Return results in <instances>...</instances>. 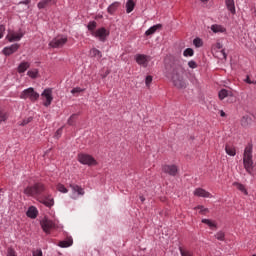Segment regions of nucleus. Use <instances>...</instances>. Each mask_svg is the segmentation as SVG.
Segmentation results:
<instances>
[{
    "label": "nucleus",
    "instance_id": "nucleus-1",
    "mask_svg": "<svg viewBox=\"0 0 256 256\" xmlns=\"http://www.w3.org/2000/svg\"><path fill=\"white\" fill-rule=\"evenodd\" d=\"M185 70L181 66H176L172 70L171 81L176 89H187V80H185Z\"/></svg>",
    "mask_w": 256,
    "mask_h": 256
},
{
    "label": "nucleus",
    "instance_id": "nucleus-2",
    "mask_svg": "<svg viewBox=\"0 0 256 256\" xmlns=\"http://www.w3.org/2000/svg\"><path fill=\"white\" fill-rule=\"evenodd\" d=\"M243 165L247 173L251 175V171H253V144H248L245 147L243 154Z\"/></svg>",
    "mask_w": 256,
    "mask_h": 256
},
{
    "label": "nucleus",
    "instance_id": "nucleus-3",
    "mask_svg": "<svg viewBox=\"0 0 256 256\" xmlns=\"http://www.w3.org/2000/svg\"><path fill=\"white\" fill-rule=\"evenodd\" d=\"M45 191V185L42 183H36L33 186H27L24 189V194L27 195V197H39L41 193Z\"/></svg>",
    "mask_w": 256,
    "mask_h": 256
},
{
    "label": "nucleus",
    "instance_id": "nucleus-4",
    "mask_svg": "<svg viewBox=\"0 0 256 256\" xmlns=\"http://www.w3.org/2000/svg\"><path fill=\"white\" fill-rule=\"evenodd\" d=\"M20 99H30V101L35 102L39 99V93L33 87H30L21 92Z\"/></svg>",
    "mask_w": 256,
    "mask_h": 256
},
{
    "label": "nucleus",
    "instance_id": "nucleus-5",
    "mask_svg": "<svg viewBox=\"0 0 256 256\" xmlns=\"http://www.w3.org/2000/svg\"><path fill=\"white\" fill-rule=\"evenodd\" d=\"M78 161L82 165H88L89 167L97 165V160L93 156L85 153L78 154Z\"/></svg>",
    "mask_w": 256,
    "mask_h": 256
},
{
    "label": "nucleus",
    "instance_id": "nucleus-6",
    "mask_svg": "<svg viewBox=\"0 0 256 256\" xmlns=\"http://www.w3.org/2000/svg\"><path fill=\"white\" fill-rule=\"evenodd\" d=\"M40 225H41L44 233H46V235H49L51 233V231H53V229H55V222H53V220H49L47 218H44L40 222Z\"/></svg>",
    "mask_w": 256,
    "mask_h": 256
},
{
    "label": "nucleus",
    "instance_id": "nucleus-7",
    "mask_svg": "<svg viewBox=\"0 0 256 256\" xmlns=\"http://www.w3.org/2000/svg\"><path fill=\"white\" fill-rule=\"evenodd\" d=\"M65 43H67V37L57 36L56 38L51 40V42L49 43V46L52 47L53 49H59L63 47Z\"/></svg>",
    "mask_w": 256,
    "mask_h": 256
},
{
    "label": "nucleus",
    "instance_id": "nucleus-8",
    "mask_svg": "<svg viewBox=\"0 0 256 256\" xmlns=\"http://www.w3.org/2000/svg\"><path fill=\"white\" fill-rule=\"evenodd\" d=\"M42 98L44 99V107H49L53 103V90L47 88L42 92Z\"/></svg>",
    "mask_w": 256,
    "mask_h": 256
},
{
    "label": "nucleus",
    "instance_id": "nucleus-9",
    "mask_svg": "<svg viewBox=\"0 0 256 256\" xmlns=\"http://www.w3.org/2000/svg\"><path fill=\"white\" fill-rule=\"evenodd\" d=\"M23 32L19 31V32H15V31H9L6 39L10 42L13 43L15 41H21V39H23Z\"/></svg>",
    "mask_w": 256,
    "mask_h": 256
},
{
    "label": "nucleus",
    "instance_id": "nucleus-10",
    "mask_svg": "<svg viewBox=\"0 0 256 256\" xmlns=\"http://www.w3.org/2000/svg\"><path fill=\"white\" fill-rule=\"evenodd\" d=\"M135 61L141 67H147L149 65L150 57L145 54H136Z\"/></svg>",
    "mask_w": 256,
    "mask_h": 256
},
{
    "label": "nucleus",
    "instance_id": "nucleus-11",
    "mask_svg": "<svg viewBox=\"0 0 256 256\" xmlns=\"http://www.w3.org/2000/svg\"><path fill=\"white\" fill-rule=\"evenodd\" d=\"M38 201L46 207H53L55 205V200L51 195L38 197Z\"/></svg>",
    "mask_w": 256,
    "mask_h": 256
},
{
    "label": "nucleus",
    "instance_id": "nucleus-12",
    "mask_svg": "<svg viewBox=\"0 0 256 256\" xmlns=\"http://www.w3.org/2000/svg\"><path fill=\"white\" fill-rule=\"evenodd\" d=\"M162 171L168 175H171L172 177H175V175H177L179 172V168H177L176 165H164Z\"/></svg>",
    "mask_w": 256,
    "mask_h": 256
},
{
    "label": "nucleus",
    "instance_id": "nucleus-13",
    "mask_svg": "<svg viewBox=\"0 0 256 256\" xmlns=\"http://www.w3.org/2000/svg\"><path fill=\"white\" fill-rule=\"evenodd\" d=\"M52 5H57V0H40L37 4L38 9H47Z\"/></svg>",
    "mask_w": 256,
    "mask_h": 256
},
{
    "label": "nucleus",
    "instance_id": "nucleus-14",
    "mask_svg": "<svg viewBox=\"0 0 256 256\" xmlns=\"http://www.w3.org/2000/svg\"><path fill=\"white\" fill-rule=\"evenodd\" d=\"M109 35V32L105 28H100L96 32H94V36H96L100 41H105Z\"/></svg>",
    "mask_w": 256,
    "mask_h": 256
},
{
    "label": "nucleus",
    "instance_id": "nucleus-15",
    "mask_svg": "<svg viewBox=\"0 0 256 256\" xmlns=\"http://www.w3.org/2000/svg\"><path fill=\"white\" fill-rule=\"evenodd\" d=\"M19 47H21L19 44H12L10 47H5L3 53L6 56L13 55V53L19 50Z\"/></svg>",
    "mask_w": 256,
    "mask_h": 256
},
{
    "label": "nucleus",
    "instance_id": "nucleus-16",
    "mask_svg": "<svg viewBox=\"0 0 256 256\" xmlns=\"http://www.w3.org/2000/svg\"><path fill=\"white\" fill-rule=\"evenodd\" d=\"M194 195H195L196 197H204V198H207V199H211V197H212L211 193H209L208 191H206V190L203 189V188H197V189H195Z\"/></svg>",
    "mask_w": 256,
    "mask_h": 256
},
{
    "label": "nucleus",
    "instance_id": "nucleus-17",
    "mask_svg": "<svg viewBox=\"0 0 256 256\" xmlns=\"http://www.w3.org/2000/svg\"><path fill=\"white\" fill-rule=\"evenodd\" d=\"M120 7L121 2H114L108 6L107 13H109V15H115V11H117Z\"/></svg>",
    "mask_w": 256,
    "mask_h": 256
},
{
    "label": "nucleus",
    "instance_id": "nucleus-18",
    "mask_svg": "<svg viewBox=\"0 0 256 256\" xmlns=\"http://www.w3.org/2000/svg\"><path fill=\"white\" fill-rule=\"evenodd\" d=\"M218 97L221 101H223V99L226 97H233V93L227 89H222L219 91Z\"/></svg>",
    "mask_w": 256,
    "mask_h": 256
},
{
    "label": "nucleus",
    "instance_id": "nucleus-19",
    "mask_svg": "<svg viewBox=\"0 0 256 256\" xmlns=\"http://www.w3.org/2000/svg\"><path fill=\"white\" fill-rule=\"evenodd\" d=\"M242 127H249L253 123V119L249 115H244L240 121Z\"/></svg>",
    "mask_w": 256,
    "mask_h": 256
},
{
    "label": "nucleus",
    "instance_id": "nucleus-20",
    "mask_svg": "<svg viewBox=\"0 0 256 256\" xmlns=\"http://www.w3.org/2000/svg\"><path fill=\"white\" fill-rule=\"evenodd\" d=\"M226 7L232 15H235L236 10H235V0H225Z\"/></svg>",
    "mask_w": 256,
    "mask_h": 256
},
{
    "label": "nucleus",
    "instance_id": "nucleus-21",
    "mask_svg": "<svg viewBox=\"0 0 256 256\" xmlns=\"http://www.w3.org/2000/svg\"><path fill=\"white\" fill-rule=\"evenodd\" d=\"M31 67V64L29 62H21L17 68L18 73H25V71H27V69H29Z\"/></svg>",
    "mask_w": 256,
    "mask_h": 256
},
{
    "label": "nucleus",
    "instance_id": "nucleus-22",
    "mask_svg": "<svg viewBox=\"0 0 256 256\" xmlns=\"http://www.w3.org/2000/svg\"><path fill=\"white\" fill-rule=\"evenodd\" d=\"M211 31H213V33H225V31H227V29H225V27H223L222 25L213 24L211 26Z\"/></svg>",
    "mask_w": 256,
    "mask_h": 256
},
{
    "label": "nucleus",
    "instance_id": "nucleus-23",
    "mask_svg": "<svg viewBox=\"0 0 256 256\" xmlns=\"http://www.w3.org/2000/svg\"><path fill=\"white\" fill-rule=\"evenodd\" d=\"M37 213H38L37 208H35V206H31L28 209L26 215H27V217H30V219H36L37 218Z\"/></svg>",
    "mask_w": 256,
    "mask_h": 256
},
{
    "label": "nucleus",
    "instance_id": "nucleus-24",
    "mask_svg": "<svg viewBox=\"0 0 256 256\" xmlns=\"http://www.w3.org/2000/svg\"><path fill=\"white\" fill-rule=\"evenodd\" d=\"M225 152L227 153V155H230V157H235V155H237V151L235 150L234 146H231L229 144H226Z\"/></svg>",
    "mask_w": 256,
    "mask_h": 256
},
{
    "label": "nucleus",
    "instance_id": "nucleus-25",
    "mask_svg": "<svg viewBox=\"0 0 256 256\" xmlns=\"http://www.w3.org/2000/svg\"><path fill=\"white\" fill-rule=\"evenodd\" d=\"M58 245L62 248L71 247V245H73V238H68L67 240L60 241Z\"/></svg>",
    "mask_w": 256,
    "mask_h": 256
},
{
    "label": "nucleus",
    "instance_id": "nucleus-26",
    "mask_svg": "<svg viewBox=\"0 0 256 256\" xmlns=\"http://www.w3.org/2000/svg\"><path fill=\"white\" fill-rule=\"evenodd\" d=\"M157 29H161V24H157L154 25L152 27H150L146 32L145 35L149 36V35H153L157 32Z\"/></svg>",
    "mask_w": 256,
    "mask_h": 256
},
{
    "label": "nucleus",
    "instance_id": "nucleus-27",
    "mask_svg": "<svg viewBox=\"0 0 256 256\" xmlns=\"http://www.w3.org/2000/svg\"><path fill=\"white\" fill-rule=\"evenodd\" d=\"M70 187L74 193H77L79 195H85V190H83L81 186L73 184V185H70Z\"/></svg>",
    "mask_w": 256,
    "mask_h": 256
},
{
    "label": "nucleus",
    "instance_id": "nucleus-28",
    "mask_svg": "<svg viewBox=\"0 0 256 256\" xmlns=\"http://www.w3.org/2000/svg\"><path fill=\"white\" fill-rule=\"evenodd\" d=\"M90 56L91 57H96L97 59H101L103 57V54L98 49L92 48L90 50Z\"/></svg>",
    "mask_w": 256,
    "mask_h": 256
},
{
    "label": "nucleus",
    "instance_id": "nucleus-29",
    "mask_svg": "<svg viewBox=\"0 0 256 256\" xmlns=\"http://www.w3.org/2000/svg\"><path fill=\"white\" fill-rule=\"evenodd\" d=\"M133 9H135V2L133 0H128L126 2V13H132Z\"/></svg>",
    "mask_w": 256,
    "mask_h": 256
},
{
    "label": "nucleus",
    "instance_id": "nucleus-30",
    "mask_svg": "<svg viewBox=\"0 0 256 256\" xmlns=\"http://www.w3.org/2000/svg\"><path fill=\"white\" fill-rule=\"evenodd\" d=\"M179 251L181 256H193V251L187 248L180 247Z\"/></svg>",
    "mask_w": 256,
    "mask_h": 256
},
{
    "label": "nucleus",
    "instance_id": "nucleus-31",
    "mask_svg": "<svg viewBox=\"0 0 256 256\" xmlns=\"http://www.w3.org/2000/svg\"><path fill=\"white\" fill-rule=\"evenodd\" d=\"M28 77H31V79H37L39 77V70L34 69V70H29L27 72Z\"/></svg>",
    "mask_w": 256,
    "mask_h": 256
},
{
    "label": "nucleus",
    "instance_id": "nucleus-32",
    "mask_svg": "<svg viewBox=\"0 0 256 256\" xmlns=\"http://www.w3.org/2000/svg\"><path fill=\"white\" fill-rule=\"evenodd\" d=\"M234 187H236L238 189V191H241L242 193H244V195H247V189L245 188V185L241 184V183H234Z\"/></svg>",
    "mask_w": 256,
    "mask_h": 256
},
{
    "label": "nucleus",
    "instance_id": "nucleus-33",
    "mask_svg": "<svg viewBox=\"0 0 256 256\" xmlns=\"http://www.w3.org/2000/svg\"><path fill=\"white\" fill-rule=\"evenodd\" d=\"M97 28V22L91 21L88 24V30L91 31L92 35H95V29Z\"/></svg>",
    "mask_w": 256,
    "mask_h": 256
},
{
    "label": "nucleus",
    "instance_id": "nucleus-34",
    "mask_svg": "<svg viewBox=\"0 0 256 256\" xmlns=\"http://www.w3.org/2000/svg\"><path fill=\"white\" fill-rule=\"evenodd\" d=\"M184 57H193L195 55V51L192 48H187L183 52Z\"/></svg>",
    "mask_w": 256,
    "mask_h": 256
},
{
    "label": "nucleus",
    "instance_id": "nucleus-35",
    "mask_svg": "<svg viewBox=\"0 0 256 256\" xmlns=\"http://www.w3.org/2000/svg\"><path fill=\"white\" fill-rule=\"evenodd\" d=\"M202 223H204L205 225H208V227H210V229H213V227H217V224H215L210 219H202Z\"/></svg>",
    "mask_w": 256,
    "mask_h": 256
},
{
    "label": "nucleus",
    "instance_id": "nucleus-36",
    "mask_svg": "<svg viewBox=\"0 0 256 256\" xmlns=\"http://www.w3.org/2000/svg\"><path fill=\"white\" fill-rule=\"evenodd\" d=\"M77 117H79V114H72L68 119V125H75V121H77Z\"/></svg>",
    "mask_w": 256,
    "mask_h": 256
},
{
    "label": "nucleus",
    "instance_id": "nucleus-37",
    "mask_svg": "<svg viewBox=\"0 0 256 256\" xmlns=\"http://www.w3.org/2000/svg\"><path fill=\"white\" fill-rule=\"evenodd\" d=\"M215 237L218 241H225V232L219 231L216 233Z\"/></svg>",
    "mask_w": 256,
    "mask_h": 256
},
{
    "label": "nucleus",
    "instance_id": "nucleus-38",
    "mask_svg": "<svg viewBox=\"0 0 256 256\" xmlns=\"http://www.w3.org/2000/svg\"><path fill=\"white\" fill-rule=\"evenodd\" d=\"M195 209L199 210L200 215H207V213H209V209L205 208L204 206H198Z\"/></svg>",
    "mask_w": 256,
    "mask_h": 256
},
{
    "label": "nucleus",
    "instance_id": "nucleus-39",
    "mask_svg": "<svg viewBox=\"0 0 256 256\" xmlns=\"http://www.w3.org/2000/svg\"><path fill=\"white\" fill-rule=\"evenodd\" d=\"M193 45H195L197 48L203 47V40H201V38H195L193 40Z\"/></svg>",
    "mask_w": 256,
    "mask_h": 256
},
{
    "label": "nucleus",
    "instance_id": "nucleus-40",
    "mask_svg": "<svg viewBox=\"0 0 256 256\" xmlns=\"http://www.w3.org/2000/svg\"><path fill=\"white\" fill-rule=\"evenodd\" d=\"M7 112L0 109V123H3V121H7Z\"/></svg>",
    "mask_w": 256,
    "mask_h": 256
},
{
    "label": "nucleus",
    "instance_id": "nucleus-41",
    "mask_svg": "<svg viewBox=\"0 0 256 256\" xmlns=\"http://www.w3.org/2000/svg\"><path fill=\"white\" fill-rule=\"evenodd\" d=\"M57 191H59L60 193H68L69 190H67L65 188V185L63 184H58L56 187Z\"/></svg>",
    "mask_w": 256,
    "mask_h": 256
},
{
    "label": "nucleus",
    "instance_id": "nucleus-42",
    "mask_svg": "<svg viewBox=\"0 0 256 256\" xmlns=\"http://www.w3.org/2000/svg\"><path fill=\"white\" fill-rule=\"evenodd\" d=\"M83 91H85V89H83V88H81V87H76V88H73V89L71 90V93H72V95H75V94H77V93H83Z\"/></svg>",
    "mask_w": 256,
    "mask_h": 256
},
{
    "label": "nucleus",
    "instance_id": "nucleus-43",
    "mask_svg": "<svg viewBox=\"0 0 256 256\" xmlns=\"http://www.w3.org/2000/svg\"><path fill=\"white\" fill-rule=\"evenodd\" d=\"M6 256H17V252L13 248H8Z\"/></svg>",
    "mask_w": 256,
    "mask_h": 256
},
{
    "label": "nucleus",
    "instance_id": "nucleus-44",
    "mask_svg": "<svg viewBox=\"0 0 256 256\" xmlns=\"http://www.w3.org/2000/svg\"><path fill=\"white\" fill-rule=\"evenodd\" d=\"M31 121H33V118H32V117H28L27 119H24V120L20 123V125L25 126V125L31 123Z\"/></svg>",
    "mask_w": 256,
    "mask_h": 256
},
{
    "label": "nucleus",
    "instance_id": "nucleus-45",
    "mask_svg": "<svg viewBox=\"0 0 256 256\" xmlns=\"http://www.w3.org/2000/svg\"><path fill=\"white\" fill-rule=\"evenodd\" d=\"M188 67H190V69H197V62L195 61H189L188 62Z\"/></svg>",
    "mask_w": 256,
    "mask_h": 256
},
{
    "label": "nucleus",
    "instance_id": "nucleus-46",
    "mask_svg": "<svg viewBox=\"0 0 256 256\" xmlns=\"http://www.w3.org/2000/svg\"><path fill=\"white\" fill-rule=\"evenodd\" d=\"M152 82H153V77L152 76H147L146 80H145L146 86L149 87Z\"/></svg>",
    "mask_w": 256,
    "mask_h": 256
},
{
    "label": "nucleus",
    "instance_id": "nucleus-47",
    "mask_svg": "<svg viewBox=\"0 0 256 256\" xmlns=\"http://www.w3.org/2000/svg\"><path fill=\"white\" fill-rule=\"evenodd\" d=\"M62 133H63V128H59L54 135L55 139H59V137H61Z\"/></svg>",
    "mask_w": 256,
    "mask_h": 256
},
{
    "label": "nucleus",
    "instance_id": "nucleus-48",
    "mask_svg": "<svg viewBox=\"0 0 256 256\" xmlns=\"http://www.w3.org/2000/svg\"><path fill=\"white\" fill-rule=\"evenodd\" d=\"M33 256H43V251L41 249L34 250Z\"/></svg>",
    "mask_w": 256,
    "mask_h": 256
},
{
    "label": "nucleus",
    "instance_id": "nucleus-49",
    "mask_svg": "<svg viewBox=\"0 0 256 256\" xmlns=\"http://www.w3.org/2000/svg\"><path fill=\"white\" fill-rule=\"evenodd\" d=\"M5 33V25H0V39H3Z\"/></svg>",
    "mask_w": 256,
    "mask_h": 256
},
{
    "label": "nucleus",
    "instance_id": "nucleus-50",
    "mask_svg": "<svg viewBox=\"0 0 256 256\" xmlns=\"http://www.w3.org/2000/svg\"><path fill=\"white\" fill-rule=\"evenodd\" d=\"M244 81H245V83H248V85H253V83H255V82L251 81V78H249V76H247Z\"/></svg>",
    "mask_w": 256,
    "mask_h": 256
},
{
    "label": "nucleus",
    "instance_id": "nucleus-51",
    "mask_svg": "<svg viewBox=\"0 0 256 256\" xmlns=\"http://www.w3.org/2000/svg\"><path fill=\"white\" fill-rule=\"evenodd\" d=\"M220 53H221L223 59H227V53H225V50H224V49H222V50L220 51Z\"/></svg>",
    "mask_w": 256,
    "mask_h": 256
},
{
    "label": "nucleus",
    "instance_id": "nucleus-52",
    "mask_svg": "<svg viewBox=\"0 0 256 256\" xmlns=\"http://www.w3.org/2000/svg\"><path fill=\"white\" fill-rule=\"evenodd\" d=\"M216 49H223V44H221L220 42H217Z\"/></svg>",
    "mask_w": 256,
    "mask_h": 256
},
{
    "label": "nucleus",
    "instance_id": "nucleus-53",
    "mask_svg": "<svg viewBox=\"0 0 256 256\" xmlns=\"http://www.w3.org/2000/svg\"><path fill=\"white\" fill-rule=\"evenodd\" d=\"M22 3H24V5H29V3H31V0H25V1L22 2Z\"/></svg>",
    "mask_w": 256,
    "mask_h": 256
},
{
    "label": "nucleus",
    "instance_id": "nucleus-54",
    "mask_svg": "<svg viewBox=\"0 0 256 256\" xmlns=\"http://www.w3.org/2000/svg\"><path fill=\"white\" fill-rule=\"evenodd\" d=\"M221 117H225V113L223 111H221Z\"/></svg>",
    "mask_w": 256,
    "mask_h": 256
},
{
    "label": "nucleus",
    "instance_id": "nucleus-55",
    "mask_svg": "<svg viewBox=\"0 0 256 256\" xmlns=\"http://www.w3.org/2000/svg\"><path fill=\"white\" fill-rule=\"evenodd\" d=\"M200 1H202V3H207V1H209V0H200Z\"/></svg>",
    "mask_w": 256,
    "mask_h": 256
},
{
    "label": "nucleus",
    "instance_id": "nucleus-56",
    "mask_svg": "<svg viewBox=\"0 0 256 256\" xmlns=\"http://www.w3.org/2000/svg\"><path fill=\"white\" fill-rule=\"evenodd\" d=\"M141 201H145V198L141 197Z\"/></svg>",
    "mask_w": 256,
    "mask_h": 256
},
{
    "label": "nucleus",
    "instance_id": "nucleus-57",
    "mask_svg": "<svg viewBox=\"0 0 256 256\" xmlns=\"http://www.w3.org/2000/svg\"><path fill=\"white\" fill-rule=\"evenodd\" d=\"M253 256H256V254H254Z\"/></svg>",
    "mask_w": 256,
    "mask_h": 256
}]
</instances>
